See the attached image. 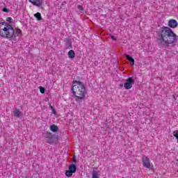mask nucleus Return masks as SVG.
<instances>
[{"mask_svg":"<svg viewBox=\"0 0 178 178\" xmlns=\"http://www.w3.org/2000/svg\"><path fill=\"white\" fill-rule=\"evenodd\" d=\"M22 35V30L15 29L11 24L0 22V37L7 38L10 41H17V37Z\"/></svg>","mask_w":178,"mask_h":178,"instance_id":"f257e3e1","label":"nucleus"},{"mask_svg":"<svg viewBox=\"0 0 178 178\" xmlns=\"http://www.w3.org/2000/svg\"><path fill=\"white\" fill-rule=\"evenodd\" d=\"M177 35L170 28L165 26L161 31V38L159 39V41H161V45L164 47L175 45L177 42Z\"/></svg>","mask_w":178,"mask_h":178,"instance_id":"f03ea898","label":"nucleus"},{"mask_svg":"<svg viewBox=\"0 0 178 178\" xmlns=\"http://www.w3.org/2000/svg\"><path fill=\"white\" fill-rule=\"evenodd\" d=\"M71 91L74 95V99L78 104L83 102L86 99V95L87 91L86 90V85L81 81H74Z\"/></svg>","mask_w":178,"mask_h":178,"instance_id":"7ed1b4c3","label":"nucleus"},{"mask_svg":"<svg viewBox=\"0 0 178 178\" xmlns=\"http://www.w3.org/2000/svg\"><path fill=\"white\" fill-rule=\"evenodd\" d=\"M77 170V165L76 164H70L68 167V170L65 172V175L67 177H72L73 173H76Z\"/></svg>","mask_w":178,"mask_h":178,"instance_id":"20e7f679","label":"nucleus"},{"mask_svg":"<svg viewBox=\"0 0 178 178\" xmlns=\"http://www.w3.org/2000/svg\"><path fill=\"white\" fill-rule=\"evenodd\" d=\"M43 136L45 138L46 143H48V144H54V136L52 134H51V132H45Z\"/></svg>","mask_w":178,"mask_h":178,"instance_id":"39448f33","label":"nucleus"},{"mask_svg":"<svg viewBox=\"0 0 178 178\" xmlns=\"http://www.w3.org/2000/svg\"><path fill=\"white\" fill-rule=\"evenodd\" d=\"M133 84H134V79L131 77H129L124 83V87L126 90H130V88L133 87Z\"/></svg>","mask_w":178,"mask_h":178,"instance_id":"423d86ee","label":"nucleus"},{"mask_svg":"<svg viewBox=\"0 0 178 178\" xmlns=\"http://www.w3.org/2000/svg\"><path fill=\"white\" fill-rule=\"evenodd\" d=\"M143 165L145 166V168H147V169H149L151 168V161H149V159L146 156H143Z\"/></svg>","mask_w":178,"mask_h":178,"instance_id":"0eeeda50","label":"nucleus"},{"mask_svg":"<svg viewBox=\"0 0 178 178\" xmlns=\"http://www.w3.org/2000/svg\"><path fill=\"white\" fill-rule=\"evenodd\" d=\"M29 2L34 5L35 6H38V8H40V6H42V0H29Z\"/></svg>","mask_w":178,"mask_h":178,"instance_id":"6e6552de","label":"nucleus"},{"mask_svg":"<svg viewBox=\"0 0 178 178\" xmlns=\"http://www.w3.org/2000/svg\"><path fill=\"white\" fill-rule=\"evenodd\" d=\"M168 26L171 29H176L178 26L177 21H176V19H170L168 21Z\"/></svg>","mask_w":178,"mask_h":178,"instance_id":"1a4fd4ad","label":"nucleus"},{"mask_svg":"<svg viewBox=\"0 0 178 178\" xmlns=\"http://www.w3.org/2000/svg\"><path fill=\"white\" fill-rule=\"evenodd\" d=\"M68 56L70 59H73L74 58V56H76V53H74V51L73 50H70L69 52H68Z\"/></svg>","mask_w":178,"mask_h":178,"instance_id":"9d476101","label":"nucleus"},{"mask_svg":"<svg viewBox=\"0 0 178 178\" xmlns=\"http://www.w3.org/2000/svg\"><path fill=\"white\" fill-rule=\"evenodd\" d=\"M59 129L58 128V126L53 124L50 126V130L51 131H53V133H56Z\"/></svg>","mask_w":178,"mask_h":178,"instance_id":"9b49d317","label":"nucleus"},{"mask_svg":"<svg viewBox=\"0 0 178 178\" xmlns=\"http://www.w3.org/2000/svg\"><path fill=\"white\" fill-rule=\"evenodd\" d=\"M13 115H14L15 118H20V111H19V109L16 108L13 111Z\"/></svg>","mask_w":178,"mask_h":178,"instance_id":"f8f14e48","label":"nucleus"},{"mask_svg":"<svg viewBox=\"0 0 178 178\" xmlns=\"http://www.w3.org/2000/svg\"><path fill=\"white\" fill-rule=\"evenodd\" d=\"M35 17H36L37 20H42V17H41V13H37L34 15Z\"/></svg>","mask_w":178,"mask_h":178,"instance_id":"ddd939ff","label":"nucleus"},{"mask_svg":"<svg viewBox=\"0 0 178 178\" xmlns=\"http://www.w3.org/2000/svg\"><path fill=\"white\" fill-rule=\"evenodd\" d=\"M92 178H99V176L98 175V171H97V170L93 171Z\"/></svg>","mask_w":178,"mask_h":178,"instance_id":"4468645a","label":"nucleus"},{"mask_svg":"<svg viewBox=\"0 0 178 178\" xmlns=\"http://www.w3.org/2000/svg\"><path fill=\"white\" fill-rule=\"evenodd\" d=\"M127 60H129V62H133V60H134V58H133L131 56H130V55L126 54L125 55Z\"/></svg>","mask_w":178,"mask_h":178,"instance_id":"2eb2a0df","label":"nucleus"},{"mask_svg":"<svg viewBox=\"0 0 178 178\" xmlns=\"http://www.w3.org/2000/svg\"><path fill=\"white\" fill-rule=\"evenodd\" d=\"M174 137H175V138H177V140H178V130L175 131L172 133Z\"/></svg>","mask_w":178,"mask_h":178,"instance_id":"dca6fc26","label":"nucleus"},{"mask_svg":"<svg viewBox=\"0 0 178 178\" xmlns=\"http://www.w3.org/2000/svg\"><path fill=\"white\" fill-rule=\"evenodd\" d=\"M6 22H8V23H12L13 22V19H12L10 17H8L6 18Z\"/></svg>","mask_w":178,"mask_h":178,"instance_id":"f3484780","label":"nucleus"},{"mask_svg":"<svg viewBox=\"0 0 178 178\" xmlns=\"http://www.w3.org/2000/svg\"><path fill=\"white\" fill-rule=\"evenodd\" d=\"M40 92H41V94H44L45 93V88L40 86Z\"/></svg>","mask_w":178,"mask_h":178,"instance_id":"a211bd4d","label":"nucleus"},{"mask_svg":"<svg viewBox=\"0 0 178 178\" xmlns=\"http://www.w3.org/2000/svg\"><path fill=\"white\" fill-rule=\"evenodd\" d=\"M51 109H52V113L53 115H56V111L55 110V108H54V107L51 106Z\"/></svg>","mask_w":178,"mask_h":178,"instance_id":"6ab92c4d","label":"nucleus"},{"mask_svg":"<svg viewBox=\"0 0 178 178\" xmlns=\"http://www.w3.org/2000/svg\"><path fill=\"white\" fill-rule=\"evenodd\" d=\"M78 9H79V10H84V8H83L81 6L79 5L78 6Z\"/></svg>","mask_w":178,"mask_h":178,"instance_id":"aec40b11","label":"nucleus"},{"mask_svg":"<svg viewBox=\"0 0 178 178\" xmlns=\"http://www.w3.org/2000/svg\"><path fill=\"white\" fill-rule=\"evenodd\" d=\"M3 12L8 13V12H9V10L8 8H3Z\"/></svg>","mask_w":178,"mask_h":178,"instance_id":"412c9836","label":"nucleus"},{"mask_svg":"<svg viewBox=\"0 0 178 178\" xmlns=\"http://www.w3.org/2000/svg\"><path fill=\"white\" fill-rule=\"evenodd\" d=\"M111 38L112 40H113V41H116V38H115V36L111 35Z\"/></svg>","mask_w":178,"mask_h":178,"instance_id":"4be33fe9","label":"nucleus"},{"mask_svg":"<svg viewBox=\"0 0 178 178\" xmlns=\"http://www.w3.org/2000/svg\"><path fill=\"white\" fill-rule=\"evenodd\" d=\"M131 66H133V65H134V59L133 60V61H131Z\"/></svg>","mask_w":178,"mask_h":178,"instance_id":"5701e85b","label":"nucleus"},{"mask_svg":"<svg viewBox=\"0 0 178 178\" xmlns=\"http://www.w3.org/2000/svg\"><path fill=\"white\" fill-rule=\"evenodd\" d=\"M120 87H123V85L120 84Z\"/></svg>","mask_w":178,"mask_h":178,"instance_id":"b1692460","label":"nucleus"},{"mask_svg":"<svg viewBox=\"0 0 178 178\" xmlns=\"http://www.w3.org/2000/svg\"><path fill=\"white\" fill-rule=\"evenodd\" d=\"M74 162H75V163H76V159H74Z\"/></svg>","mask_w":178,"mask_h":178,"instance_id":"393cba45","label":"nucleus"},{"mask_svg":"<svg viewBox=\"0 0 178 178\" xmlns=\"http://www.w3.org/2000/svg\"><path fill=\"white\" fill-rule=\"evenodd\" d=\"M65 3H66V2H63V5H65Z\"/></svg>","mask_w":178,"mask_h":178,"instance_id":"a878e982","label":"nucleus"},{"mask_svg":"<svg viewBox=\"0 0 178 178\" xmlns=\"http://www.w3.org/2000/svg\"><path fill=\"white\" fill-rule=\"evenodd\" d=\"M65 3H66V2H63V5H65Z\"/></svg>","mask_w":178,"mask_h":178,"instance_id":"bb28decb","label":"nucleus"}]
</instances>
